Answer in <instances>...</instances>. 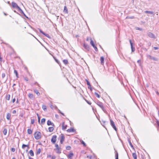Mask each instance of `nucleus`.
Masks as SVG:
<instances>
[{
    "instance_id": "obj_1",
    "label": "nucleus",
    "mask_w": 159,
    "mask_h": 159,
    "mask_svg": "<svg viewBox=\"0 0 159 159\" xmlns=\"http://www.w3.org/2000/svg\"><path fill=\"white\" fill-rule=\"evenodd\" d=\"M34 138L37 140L41 138V134L40 132L36 131L34 134Z\"/></svg>"
},
{
    "instance_id": "obj_2",
    "label": "nucleus",
    "mask_w": 159,
    "mask_h": 159,
    "mask_svg": "<svg viewBox=\"0 0 159 159\" xmlns=\"http://www.w3.org/2000/svg\"><path fill=\"white\" fill-rule=\"evenodd\" d=\"M96 103L98 106L102 109V111L104 112H105V111H106V110L105 109V108L103 106V104L102 102H100V101H99L98 100L96 102Z\"/></svg>"
},
{
    "instance_id": "obj_3",
    "label": "nucleus",
    "mask_w": 159,
    "mask_h": 159,
    "mask_svg": "<svg viewBox=\"0 0 159 159\" xmlns=\"http://www.w3.org/2000/svg\"><path fill=\"white\" fill-rule=\"evenodd\" d=\"M83 46L85 49L84 51L86 52H88L90 50V48L88 44H86L85 43H84L83 45Z\"/></svg>"
},
{
    "instance_id": "obj_4",
    "label": "nucleus",
    "mask_w": 159,
    "mask_h": 159,
    "mask_svg": "<svg viewBox=\"0 0 159 159\" xmlns=\"http://www.w3.org/2000/svg\"><path fill=\"white\" fill-rule=\"evenodd\" d=\"M12 6L13 8H16L18 11L20 8L17 4L15 2H11Z\"/></svg>"
},
{
    "instance_id": "obj_5",
    "label": "nucleus",
    "mask_w": 159,
    "mask_h": 159,
    "mask_svg": "<svg viewBox=\"0 0 159 159\" xmlns=\"http://www.w3.org/2000/svg\"><path fill=\"white\" fill-rule=\"evenodd\" d=\"M110 124L112 127L116 131L117 130V128L115 126L114 122L111 119H110Z\"/></svg>"
},
{
    "instance_id": "obj_6",
    "label": "nucleus",
    "mask_w": 159,
    "mask_h": 159,
    "mask_svg": "<svg viewBox=\"0 0 159 159\" xmlns=\"http://www.w3.org/2000/svg\"><path fill=\"white\" fill-rule=\"evenodd\" d=\"M57 136L56 135H53L51 139V141L53 144H55L57 140Z\"/></svg>"
},
{
    "instance_id": "obj_7",
    "label": "nucleus",
    "mask_w": 159,
    "mask_h": 159,
    "mask_svg": "<svg viewBox=\"0 0 159 159\" xmlns=\"http://www.w3.org/2000/svg\"><path fill=\"white\" fill-rule=\"evenodd\" d=\"M38 29L39 30V32L41 33L42 34H43V35L45 36L46 37H48V38H49V39L51 38L50 36H49V35L48 34H46L43 31L41 30L39 28H38Z\"/></svg>"
},
{
    "instance_id": "obj_8",
    "label": "nucleus",
    "mask_w": 159,
    "mask_h": 159,
    "mask_svg": "<svg viewBox=\"0 0 159 159\" xmlns=\"http://www.w3.org/2000/svg\"><path fill=\"white\" fill-rule=\"evenodd\" d=\"M61 139L60 141V142L62 144H63V142L64 141L65 138L64 134H61Z\"/></svg>"
},
{
    "instance_id": "obj_9",
    "label": "nucleus",
    "mask_w": 159,
    "mask_h": 159,
    "mask_svg": "<svg viewBox=\"0 0 159 159\" xmlns=\"http://www.w3.org/2000/svg\"><path fill=\"white\" fill-rule=\"evenodd\" d=\"M148 36L150 38L153 39H156L155 35L151 32H149L148 33Z\"/></svg>"
},
{
    "instance_id": "obj_10",
    "label": "nucleus",
    "mask_w": 159,
    "mask_h": 159,
    "mask_svg": "<svg viewBox=\"0 0 159 159\" xmlns=\"http://www.w3.org/2000/svg\"><path fill=\"white\" fill-rule=\"evenodd\" d=\"M47 124L48 126H49L50 125H52L53 127L55 126L54 124L51 122V121L50 120H48L47 122Z\"/></svg>"
},
{
    "instance_id": "obj_11",
    "label": "nucleus",
    "mask_w": 159,
    "mask_h": 159,
    "mask_svg": "<svg viewBox=\"0 0 159 159\" xmlns=\"http://www.w3.org/2000/svg\"><path fill=\"white\" fill-rule=\"evenodd\" d=\"M67 131L68 132H74L75 130L74 128H71L70 129H68L67 130Z\"/></svg>"
},
{
    "instance_id": "obj_12",
    "label": "nucleus",
    "mask_w": 159,
    "mask_h": 159,
    "mask_svg": "<svg viewBox=\"0 0 159 159\" xmlns=\"http://www.w3.org/2000/svg\"><path fill=\"white\" fill-rule=\"evenodd\" d=\"M73 155V153L72 152H70L69 154L67 156V157L69 159H72Z\"/></svg>"
},
{
    "instance_id": "obj_13",
    "label": "nucleus",
    "mask_w": 159,
    "mask_h": 159,
    "mask_svg": "<svg viewBox=\"0 0 159 159\" xmlns=\"http://www.w3.org/2000/svg\"><path fill=\"white\" fill-rule=\"evenodd\" d=\"M20 11V12L26 18L28 19H29V18L28 17H27L26 15L25 14V13L20 8V9H19V10L18 11Z\"/></svg>"
},
{
    "instance_id": "obj_14",
    "label": "nucleus",
    "mask_w": 159,
    "mask_h": 159,
    "mask_svg": "<svg viewBox=\"0 0 159 159\" xmlns=\"http://www.w3.org/2000/svg\"><path fill=\"white\" fill-rule=\"evenodd\" d=\"M101 63L102 65H103L104 64V58L103 57H101L100 58Z\"/></svg>"
},
{
    "instance_id": "obj_15",
    "label": "nucleus",
    "mask_w": 159,
    "mask_h": 159,
    "mask_svg": "<svg viewBox=\"0 0 159 159\" xmlns=\"http://www.w3.org/2000/svg\"><path fill=\"white\" fill-rule=\"evenodd\" d=\"M54 150H55V149ZM56 152L57 153H58V154H60L61 153V148H56Z\"/></svg>"
},
{
    "instance_id": "obj_16",
    "label": "nucleus",
    "mask_w": 159,
    "mask_h": 159,
    "mask_svg": "<svg viewBox=\"0 0 159 159\" xmlns=\"http://www.w3.org/2000/svg\"><path fill=\"white\" fill-rule=\"evenodd\" d=\"M26 147H28V149L27 150H26V152H28V149L29 148V145H25V144H22V148L23 149H24V148Z\"/></svg>"
},
{
    "instance_id": "obj_17",
    "label": "nucleus",
    "mask_w": 159,
    "mask_h": 159,
    "mask_svg": "<svg viewBox=\"0 0 159 159\" xmlns=\"http://www.w3.org/2000/svg\"><path fill=\"white\" fill-rule=\"evenodd\" d=\"M65 125V122H63L62 123V129L63 130H65L66 129L67 127V125H66L65 126L64 125Z\"/></svg>"
},
{
    "instance_id": "obj_18",
    "label": "nucleus",
    "mask_w": 159,
    "mask_h": 159,
    "mask_svg": "<svg viewBox=\"0 0 159 159\" xmlns=\"http://www.w3.org/2000/svg\"><path fill=\"white\" fill-rule=\"evenodd\" d=\"M11 114L9 113H8L7 114L6 118L8 120H11Z\"/></svg>"
},
{
    "instance_id": "obj_19",
    "label": "nucleus",
    "mask_w": 159,
    "mask_h": 159,
    "mask_svg": "<svg viewBox=\"0 0 159 159\" xmlns=\"http://www.w3.org/2000/svg\"><path fill=\"white\" fill-rule=\"evenodd\" d=\"M128 141L129 144L130 145V146H131V147L134 150V148L132 144V143L130 141V140L129 139H128Z\"/></svg>"
},
{
    "instance_id": "obj_20",
    "label": "nucleus",
    "mask_w": 159,
    "mask_h": 159,
    "mask_svg": "<svg viewBox=\"0 0 159 159\" xmlns=\"http://www.w3.org/2000/svg\"><path fill=\"white\" fill-rule=\"evenodd\" d=\"M34 93L36 94L38 96H39L40 95V93L38 91V90L36 89L34 90Z\"/></svg>"
},
{
    "instance_id": "obj_21",
    "label": "nucleus",
    "mask_w": 159,
    "mask_h": 159,
    "mask_svg": "<svg viewBox=\"0 0 159 159\" xmlns=\"http://www.w3.org/2000/svg\"><path fill=\"white\" fill-rule=\"evenodd\" d=\"M144 12L145 13H148V14H154H154L153 12L152 11H144Z\"/></svg>"
},
{
    "instance_id": "obj_22",
    "label": "nucleus",
    "mask_w": 159,
    "mask_h": 159,
    "mask_svg": "<svg viewBox=\"0 0 159 159\" xmlns=\"http://www.w3.org/2000/svg\"><path fill=\"white\" fill-rule=\"evenodd\" d=\"M41 150L40 148H39L38 149L36 153V155H38L39 154H40V153L41 152Z\"/></svg>"
},
{
    "instance_id": "obj_23",
    "label": "nucleus",
    "mask_w": 159,
    "mask_h": 159,
    "mask_svg": "<svg viewBox=\"0 0 159 159\" xmlns=\"http://www.w3.org/2000/svg\"><path fill=\"white\" fill-rule=\"evenodd\" d=\"M132 156L134 159H137V156L135 153H133Z\"/></svg>"
},
{
    "instance_id": "obj_24",
    "label": "nucleus",
    "mask_w": 159,
    "mask_h": 159,
    "mask_svg": "<svg viewBox=\"0 0 159 159\" xmlns=\"http://www.w3.org/2000/svg\"><path fill=\"white\" fill-rule=\"evenodd\" d=\"M149 57H150V58L151 59H152L154 61H157V58H155V57H152L151 56H149Z\"/></svg>"
},
{
    "instance_id": "obj_25",
    "label": "nucleus",
    "mask_w": 159,
    "mask_h": 159,
    "mask_svg": "<svg viewBox=\"0 0 159 159\" xmlns=\"http://www.w3.org/2000/svg\"><path fill=\"white\" fill-rule=\"evenodd\" d=\"M29 153L31 156H34V153L32 150H30L29 151Z\"/></svg>"
},
{
    "instance_id": "obj_26",
    "label": "nucleus",
    "mask_w": 159,
    "mask_h": 159,
    "mask_svg": "<svg viewBox=\"0 0 159 159\" xmlns=\"http://www.w3.org/2000/svg\"><path fill=\"white\" fill-rule=\"evenodd\" d=\"M14 73L16 75V77L17 78H19V76H18V73L17 71L16 70H14Z\"/></svg>"
},
{
    "instance_id": "obj_27",
    "label": "nucleus",
    "mask_w": 159,
    "mask_h": 159,
    "mask_svg": "<svg viewBox=\"0 0 159 159\" xmlns=\"http://www.w3.org/2000/svg\"><path fill=\"white\" fill-rule=\"evenodd\" d=\"M54 129V128L52 127H50L48 128V130L50 132H52Z\"/></svg>"
},
{
    "instance_id": "obj_28",
    "label": "nucleus",
    "mask_w": 159,
    "mask_h": 159,
    "mask_svg": "<svg viewBox=\"0 0 159 159\" xmlns=\"http://www.w3.org/2000/svg\"><path fill=\"white\" fill-rule=\"evenodd\" d=\"M90 40H91L90 42V44L93 47L95 45L92 39L91 38Z\"/></svg>"
},
{
    "instance_id": "obj_29",
    "label": "nucleus",
    "mask_w": 159,
    "mask_h": 159,
    "mask_svg": "<svg viewBox=\"0 0 159 159\" xmlns=\"http://www.w3.org/2000/svg\"><path fill=\"white\" fill-rule=\"evenodd\" d=\"M10 94H7L6 95V99L7 100H10Z\"/></svg>"
},
{
    "instance_id": "obj_30",
    "label": "nucleus",
    "mask_w": 159,
    "mask_h": 159,
    "mask_svg": "<svg viewBox=\"0 0 159 159\" xmlns=\"http://www.w3.org/2000/svg\"><path fill=\"white\" fill-rule=\"evenodd\" d=\"M63 63L65 64V65H67L68 64V61L66 59H64V60L63 61Z\"/></svg>"
},
{
    "instance_id": "obj_31",
    "label": "nucleus",
    "mask_w": 159,
    "mask_h": 159,
    "mask_svg": "<svg viewBox=\"0 0 159 159\" xmlns=\"http://www.w3.org/2000/svg\"><path fill=\"white\" fill-rule=\"evenodd\" d=\"M115 152H116V153L115 154V159H118V154L116 151V150H115Z\"/></svg>"
},
{
    "instance_id": "obj_32",
    "label": "nucleus",
    "mask_w": 159,
    "mask_h": 159,
    "mask_svg": "<svg viewBox=\"0 0 159 159\" xmlns=\"http://www.w3.org/2000/svg\"><path fill=\"white\" fill-rule=\"evenodd\" d=\"M46 119L45 118H42L41 120V123L42 124H44L45 122Z\"/></svg>"
},
{
    "instance_id": "obj_33",
    "label": "nucleus",
    "mask_w": 159,
    "mask_h": 159,
    "mask_svg": "<svg viewBox=\"0 0 159 159\" xmlns=\"http://www.w3.org/2000/svg\"><path fill=\"white\" fill-rule=\"evenodd\" d=\"M7 129H4L3 130V132L4 135H6L7 133Z\"/></svg>"
},
{
    "instance_id": "obj_34",
    "label": "nucleus",
    "mask_w": 159,
    "mask_h": 159,
    "mask_svg": "<svg viewBox=\"0 0 159 159\" xmlns=\"http://www.w3.org/2000/svg\"><path fill=\"white\" fill-rule=\"evenodd\" d=\"M29 97L30 99H33L34 97V95L33 94L29 93L28 94Z\"/></svg>"
},
{
    "instance_id": "obj_35",
    "label": "nucleus",
    "mask_w": 159,
    "mask_h": 159,
    "mask_svg": "<svg viewBox=\"0 0 159 159\" xmlns=\"http://www.w3.org/2000/svg\"><path fill=\"white\" fill-rule=\"evenodd\" d=\"M64 12L66 13H68L67 8L66 6H65L64 9Z\"/></svg>"
},
{
    "instance_id": "obj_36",
    "label": "nucleus",
    "mask_w": 159,
    "mask_h": 159,
    "mask_svg": "<svg viewBox=\"0 0 159 159\" xmlns=\"http://www.w3.org/2000/svg\"><path fill=\"white\" fill-rule=\"evenodd\" d=\"M27 133L29 134H31L32 133V131L30 129H27Z\"/></svg>"
},
{
    "instance_id": "obj_37",
    "label": "nucleus",
    "mask_w": 159,
    "mask_h": 159,
    "mask_svg": "<svg viewBox=\"0 0 159 159\" xmlns=\"http://www.w3.org/2000/svg\"><path fill=\"white\" fill-rule=\"evenodd\" d=\"M54 58L55 61L59 64L60 65V61L55 57H54Z\"/></svg>"
},
{
    "instance_id": "obj_38",
    "label": "nucleus",
    "mask_w": 159,
    "mask_h": 159,
    "mask_svg": "<svg viewBox=\"0 0 159 159\" xmlns=\"http://www.w3.org/2000/svg\"><path fill=\"white\" fill-rule=\"evenodd\" d=\"M80 142L84 146V147L86 146V143H85V142L83 140H81L80 141Z\"/></svg>"
},
{
    "instance_id": "obj_39",
    "label": "nucleus",
    "mask_w": 159,
    "mask_h": 159,
    "mask_svg": "<svg viewBox=\"0 0 159 159\" xmlns=\"http://www.w3.org/2000/svg\"><path fill=\"white\" fill-rule=\"evenodd\" d=\"M131 51L132 52H134L135 51V49L134 47L133 46H131Z\"/></svg>"
},
{
    "instance_id": "obj_40",
    "label": "nucleus",
    "mask_w": 159,
    "mask_h": 159,
    "mask_svg": "<svg viewBox=\"0 0 159 159\" xmlns=\"http://www.w3.org/2000/svg\"><path fill=\"white\" fill-rule=\"evenodd\" d=\"M42 108L44 111H45V110L47 109L46 106L44 105H43L42 106Z\"/></svg>"
},
{
    "instance_id": "obj_41",
    "label": "nucleus",
    "mask_w": 159,
    "mask_h": 159,
    "mask_svg": "<svg viewBox=\"0 0 159 159\" xmlns=\"http://www.w3.org/2000/svg\"><path fill=\"white\" fill-rule=\"evenodd\" d=\"M135 17L134 16H127L126 17V19H134Z\"/></svg>"
},
{
    "instance_id": "obj_42",
    "label": "nucleus",
    "mask_w": 159,
    "mask_h": 159,
    "mask_svg": "<svg viewBox=\"0 0 159 159\" xmlns=\"http://www.w3.org/2000/svg\"><path fill=\"white\" fill-rule=\"evenodd\" d=\"M94 94L96 95V96L98 98H100V96L99 95L98 93H97L96 92H95L94 93Z\"/></svg>"
},
{
    "instance_id": "obj_43",
    "label": "nucleus",
    "mask_w": 159,
    "mask_h": 159,
    "mask_svg": "<svg viewBox=\"0 0 159 159\" xmlns=\"http://www.w3.org/2000/svg\"><path fill=\"white\" fill-rule=\"evenodd\" d=\"M66 149L68 150H70L71 149V147L70 146H68L66 147Z\"/></svg>"
},
{
    "instance_id": "obj_44",
    "label": "nucleus",
    "mask_w": 159,
    "mask_h": 159,
    "mask_svg": "<svg viewBox=\"0 0 159 159\" xmlns=\"http://www.w3.org/2000/svg\"><path fill=\"white\" fill-rule=\"evenodd\" d=\"M37 116H38V122L39 123H40V117H39V115L38 113L37 114Z\"/></svg>"
},
{
    "instance_id": "obj_45",
    "label": "nucleus",
    "mask_w": 159,
    "mask_h": 159,
    "mask_svg": "<svg viewBox=\"0 0 159 159\" xmlns=\"http://www.w3.org/2000/svg\"><path fill=\"white\" fill-rule=\"evenodd\" d=\"M86 81L87 82V84L89 86H90V82H89V81L88 80H87V79H86Z\"/></svg>"
},
{
    "instance_id": "obj_46",
    "label": "nucleus",
    "mask_w": 159,
    "mask_h": 159,
    "mask_svg": "<svg viewBox=\"0 0 159 159\" xmlns=\"http://www.w3.org/2000/svg\"><path fill=\"white\" fill-rule=\"evenodd\" d=\"M34 122V119H31V124H33Z\"/></svg>"
},
{
    "instance_id": "obj_47",
    "label": "nucleus",
    "mask_w": 159,
    "mask_h": 159,
    "mask_svg": "<svg viewBox=\"0 0 159 159\" xmlns=\"http://www.w3.org/2000/svg\"><path fill=\"white\" fill-rule=\"evenodd\" d=\"M137 62L139 63V66L141 65V61L140 60H138Z\"/></svg>"
},
{
    "instance_id": "obj_48",
    "label": "nucleus",
    "mask_w": 159,
    "mask_h": 159,
    "mask_svg": "<svg viewBox=\"0 0 159 159\" xmlns=\"http://www.w3.org/2000/svg\"><path fill=\"white\" fill-rule=\"evenodd\" d=\"M93 47L94 48V49L96 51H98V48H97V47H96L95 45L94 46H93Z\"/></svg>"
},
{
    "instance_id": "obj_49",
    "label": "nucleus",
    "mask_w": 159,
    "mask_h": 159,
    "mask_svg": "<svg viewBox=\"0 0 159 159\" xmlns=\"http://www.w3.org/2000/svg\"><path fill=\"white\" fill-rule=\"evenodd\" d=\"M5 75H6L5 74V73H2V78H4L5 77Z\"/></svg>"
},
{
    "instance_id": "obj_50",
    "label": "nucleus",
    "mask_w": 159,
    "mask_h": 159,
    "mask_svg": "<svg viewBox=\"0 0 159 159\" xmlns=\"http://www.w3.org/2000/svg\"><path fill=\"white\" fill-rule=\"evenodd\" d=\"M136 29L137 30H139L140 31H141L142 29L141 28H140L138 27H136Z\"/></svg>"
},
{
    "instance_id": "obj_51",
    "label": "nucleus",
    "mask_w": 159,
    "mask_h": 159,
    "mask_svg": "<svg viewBox=\"0 0 159 159\" xmlns=\"http://www.w3.org/2000/svg\"><path fill=\"white\" fill-rule=\"evenodd\" d=\"M88 88L91 91H92V88L91 87V84L90 85V86H89L88 87Z\"/></svg>"
},
{
    "instance_id": "obj_52",
    "label": "nucleus",
    "mask_w": 159,
    "mask_h": 159,
    "mask_svg": "<svg viewBox=\"0 0 159 159\" xmlns=\"http://www.w3.org/2000/svg\"><path fill=\"white\" fill-rule=\"evenodd\" d=\"M11 150L12 152H14L15 151V149L14 148H11Z\"/></svg>"
},
{
    "instance_id": "obj_53",
    "label": "nucleus",
    "mask_w": 159,
    "mask_h": 159,
    "mask_svg": "<svg viewBox=\"0 0 159 159\" xmlns=\"http://www.w3.org/2000/svg\"><path fill=\"white\" fill-rule=\"evenodd\" d=\"M129 42H130V45H131V46H133V43H132V41L131 40V39H130L129 40Z\"/></svg>"
},
{
    "instance_id": "obj_54",
    "label": "nucleus",
    "mask_w": 159,
    "mask_h": 159,
    "mask_svg": "<svg viewBox=\"0 0 159 159\" xmlns=\"http://www.w3.org/2000/svg\"><path fill=\"white\" fill-rule=\"evenodd\" d=\"M86 102L89 105H91V103L90 102H89L87 100H85Z\"/></svg>"
},
{
    "instance_id": "obj_55",
    "label": "nucleus",
    "mask_w": 159,
    "mask_h": 159,
    "mask_svg": "<svg viewBox=\"0 0 159 159\" xmlns=\"http://www.w3.org/2000/svg\"><path fill=\"white\" fill-rule=\"evenodd\" d=\"M151 43L150 42H149L148 43L147 45L148 47V48L151 46Z\"/></svg>"
},
{
    "instance_id": "obj_56",
    "label": "nucleus",
    "mask_w": 159,
    "mask_h": 159,
    "mask_svg": "<svg viewBox=\"0 0 159 159\" xmlns=\"http://www.w3.org/2000/svg\"><path fill=\"white\" fill-rule=\"evenodd\" d=\"M56 158V156L55 155L53 156L52 157V159H55Z\"/></svg>"
},
{
    "instance_id": "obj_57",
    "label": "nucleus",
    "mask_w": 159,
    "mask_h": 159,
    "mask_svg": "<svg viewBox=\"0 0 159 159\" xmlns=\"http://www.w3.org/2000/svg\"><path fill=\"white\" fill-rule=\"evenodd\" d=\"M24 80L26 81H28V80L27 78L25 77L24 78Z\"/></svg>"
},
{
    "instance_id": "obj_58",
    "label": "nucleus",
    "mask_w": 159,
    "mask_h": 159,
    "mask_svg": "<svg viewBox=\"0 0 159 159\" xmlns=\"http://www.w3.org/2000/svg\"><path fill=\"white\" fill-rule=\"evenodd\" d=\"M12 113L14 114H16V111L15 110H14L12 111Z\"/></svg>"
},
{
    "instance_id": "obj_59",
    "label": "nucleus",
    "mask_w": 159,
    "mask_h": 159,
    "mask_svg": "<svg viewBox=\"0 0 159 159\" xmlns=\"http://www.w3.org/2000/svg\"><path fill=\"white\" fill-rule=\"evenodd\" d=\"M156 123H157L158 126L159 127V121L158 120H157Z\"/></svg>"
},
{
    "instance_id": "obj_60",
    "label": "nucleus",
    "mask_w": 159,
    "mask_h": 159,
    "mask_svg": "<svg viewBox=\"0 0 159 159\" xmlns=\"http://www.w3.org/2000/svg\"><path fill=\"white\" fill-rule=\"evenodd\" d=\"M55 146L57 148H58L59 147L58 145L57 144H55Z\"/></svg>"
},
{
    "instance_id": "obj_61",
    "label": "nucleus",
    "mask_w": 159,
    "mask_h": 159,
    "mask_svg": "<svg viewBox=\"0 0 159 159\" xmlns=\"http://www.w3.org/2000/svg\"><path fill=\"white\" fill-rule=\"evenodd\" d=\"M15 101H16V98H13L12 100V103H14L15 102Z\"/></svg>"
},
{
    "instance_id": "obj_62",
    "label": "nucleus",
    "mask_w": 159,
    "mask_h": 159,
    "mask_svg": "<svg viewBox=\"0 0 159 159\" xmlns=\"http://www.w3.org/2000/svg\"><path fill=\"white\" fill-rule=\"evenodd\" d=\"M153 48L154 50H157L158 49V48L157 47H154Z\"/></svg>"
},
{
    "instance_id": "obj_63",
    "label": "nucleus",
    "mask_w": 159,
    "mask_h": 159,
    "mask_svg": "<svg viewBox=\"0 0 159 159\" xmlns=\"http://www.w3.org/2000/svg\"><path fill=\"white\" fill-rule=\"evenodd\" d=\"M88 157H89L90 159H91L92 157V156L91 155H90L89 156H88Z\"/></svg>"
},
{
    "instance_id": "obj_64",
    "label": "nucleus",
    "mask_w": 159,
    "mask_h": 159,
    "mask_svg": "<svg viewBox=\"0 0 159 159\" xmlns=\"http://www.w3.org/2000/svg\"><path fill=\"white\" fill-rule=\"evenodd\" d=\"M52 157V156L51 155H49L47 156V157Z\"/></svg>"
}]
</instances>
